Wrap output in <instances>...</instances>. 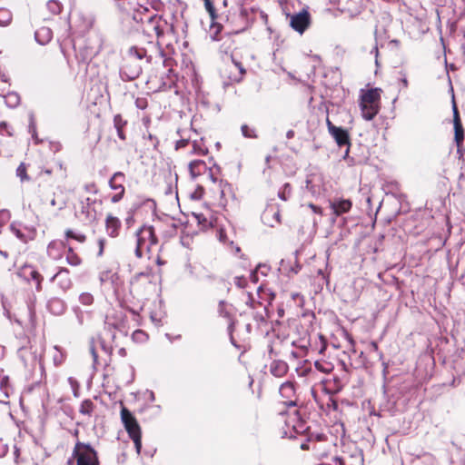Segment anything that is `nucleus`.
Returning <instances> with one entry per match:
<instances>
[{
    "label": "nucleus",
    "mask_w": 465,
    "mask_h": 465,
    "mask_svg": "<svg viewBox=\"0 0 465 465\" xmlns=\"http://www.w3.org/2000/svg\"><path fill=\"white\" fill-rule=\"evenodd\" d=\"M172 58H162V64L153 68L148 75L147 85L153 92L166 91L175 86L177 75L173 69Z\"/></svg>",
    "instance_id": "f257e3e1"
},
{
    "label": "nucleus",
    "mask_w": 465,
    "mask_h": 465,
    "mask_svg": "<svg viewBox=\"0 0 465 465\" xmlns=\"http://www.w3.org/2000/svg\"><path fill=\"white\" fill-rule=\"evenodd\" d=\"M221 170L217 165L210 168V179L212 184L209 187L213 204L219 207H226L230 201L234 199V193L232 185L220 178Z\"/></svg>",
    "instance_id": "f03ea898"
},
{
    "label": "nucleus",
    "mask_w": 465,
    "mask_h": 465,
    "mask_svg": "<svg viewBox=\"0 0 465 465\" xmlns=\"http://www.w3.org/2000/svg\"><path fill=\"white\" fill-rule=\"evenodd\" d=\"M382 93L383 91L381 88L361 90L359 106L364 120L371 121L379 114Z\"/></svg>",
    "instance_id": "7ed1b4c3"
},
{
    "label": "nucleus",
    "mask_w": 465,
    "mask_h": 465,
    "mask_svg": "<svg viewBox=\"0 0 465 465\" xmlns=\"http://www.w3.org/2000/svg\"><path fill=\"white\" fill-rule=\"evenodd\" d=\"M162 226L161 222H157L156 225H143L136 232V248L135 255L138 258L149 253L152 248L158 243V238L155 230Z\"/></svg>",
    "instance_id": "20e7f679"
},
{
    "label": "nucleus",
    "mask_w": 465,
    "mask_h": 465,
    "mask_svg": "<svg viewBox=\"0 0 465 465\" xmlns=\"http://www.w3.org/2000/svg\"><path fill=\"white\" fill-rule=\"evenodd\" d=\"M72 459L76 465H100L98 451L90 443L79 440L74 443Z\"/></svg>",
    "instance_id": "39448f33"
},
{
    "label": "nucleus",
    "mask_w": 465,
    "mask_h": 465,
    "mask_svg": "<svg viewBox=\"0 0 465 465\" xmlns=\"http://www.w3.org/2000/svg\"><path fill=\"white\" fill-rule=\"evenodd\" d=\"M121 420L129 437L134 441L137 453L142 449V430L134 414L121 401Z\"/></svg>",
    "instance_id": "423d86ee"
},
{
    "label": "nucleus",
    "mask_w": 465,
    "mask_h": 465,
    "mask_svg": "<svg viewBox=\"0 0 465 465\" xmlns=\"http://www.w3.org/2000/svg\"><path fill=\"white\" fill-rule=\"evenodd\" d=\"M130 284L132 292L137 295H144L155 289L156 276L153 269H146L143 272L134 274Z\"/></svg>",
    "instance_id": "0eeeda50"
},
{
    "label": "nucleus",
    "mask_w": 465,
    "mask_h": 465,
    "mask_svg": "<svg viewBox=\"0 0 465 465\" xmlns=\"http://www.w3.org/2000/svg\"><path fill=\"white\" fill-rule=\"evenodd\" d=\"M453 127H454V143L457 146V154L459 157H462L464 155V128L461 123V119L460 116V112L458 110L456 103L453 101Z\"/></svg>",
    "instance_id": "6e6552de"
},
{
    "label": "nucleus",
    "mask_w": 465,
    "mask_h": 465,
    "mask_svg": "<svg viewBox=\"0 0 465 465\" xmlns=\"http://www.w3.org/2000/svg\"><path fill=\"white\" fill-rule=\"evenodd\" d=\"M227 25L230 30L233 33L242 32L248 25L247 12L244 8L241 7L239 13L230 14L227 16Z\"/></svg>",
    "instance_id": "1a4fd4ad"
},
{
    "label": "nucleus",
    "mask_w": 465,
    "mask_h": 465,
    "mask_svg": "<svg viewBox=\"0 0 465 465\" xmlns=\"http://www.w3.org/2000/svg\"><path fill=\"white\" fill-rule=\"evenodd\" d=\"M142 65L141 64L134 59L133 55H125L123 61V64L121 66V72L124 74L128 79L134 80L142 74Z\"/></svg>",
    "instance_id": "9d476101"
},
{
    "label": "nucleus",
    "mask_w": 465,
    "mask_h": 465,
    "mask_svg": "<svg viewBox=\"0 0 465 465\" xmlns=\"http://www.w3.org/2000/svg\"><path fill=\"white\" fill-rule=\"evenodd\" d=\"M280 394L283 399L282 404L285 407H295L297 406L298 397L295 391L294 383L292 381H286L280 387Z\"/></svg>",
    "instance_id": "9b49d317"
},
{
    "label": "nucleus",
    "mask_w": 465,
    "mask_h": 465,
    "mask_svg": "<svg viewBox=\"0 0 465 465\" xmlns=\"http://www.w3.org/2000/svg\"><path fill=\"white\" fill-rule=\"evenodd\" d=\"M326 124L329 133L334 138L335 142L340 147L351 145L350 134L346 129L335 126L329 118H327Z\"/></svg>",
    "instance_id": "f8f14e48"
},
{
    "label": "nucleus",
    "mask_w": 465,
    "mask_h": 465,
    "mask_svg": "<svg viewBox=\"0 0 465 465\" xmlns=\"http://www.w3.org/2000/svg\"><path fill=\"white\" fill-rule=\"evenodd\" d=\"M218 314L225 320L228 325V331L232 339V332L235 328V320L233 316L232 307L224 301H221L218 304Z\"/></svg>",
    "instance_id": "ddd939ff"
},
{
    "label": "nucleus",
    "mask_w": 465,
    "mask_h": 465,
    "mask_svg": "<svg viewBox=\"0 0 465 465\" xmlns=\"http://www.w3.org/2000/svg\"><path fill=\"white\" fill-rule=\"evenodd\" d=\"M311 24V16L308 11L303 10L291 16L290 25L293 30L302 34Z\"/></svg>",
    "instance_id": "4468645a"
},
{
    "label": "nucleus",
    "mask_w": 465,
    "mask_h": 465,
    "mask_svg": "<svg viewBox=\"0 0 465 465\" xmlns=\"http://www.w3.org/2000/svg\"><path fill=\"white\" fill-rule=\"evenodd\" d=\"M246 304L252 310L251 315L253 317L256 322H264L265 316L267 314L266 307L260 302L255 301L252 296L249 293L247 295Z\"/></svg>",
    "instance_id": "2eb2a0df"
},
{
    "label": "nucleus",
    "mask_w": 465,
    "mask_h": 465,
    "mask_svg": "<svg viewBox=\"0 0 465 465\" xmlns=\"http://www.w3.org/2000/svg\"><path fill=\"white\" fill-rule=\"evenodd\" d=\"M50 281L55 282L64 292L70 290L73 286L70 271L65 267H60L58 272L51 277Z\"/></svg>",
    "instance_id": "dca6fc26"
},
{
    "label": "nucleus",
    "mask_w": 465,
    "mask_h": 465,
    "mask_svg": "<svg viewBox=\"0 0 465 465\" xmlns=\"http://www.w3.org/2000/svg\"><path fill=\"white\" fill-rule=\"evenodd\" d=\"M104 228L106 233L112 237L116 238L119 236L121 228H122V222L120 219L116 216H114L113 213H109L106 214L104 219Z\"/></svg>",
    "instance_id": "f3484780"
},
{
    "label": "nucleus",
    "mask_w": 465,
    "mask_h": 465,
    "mask_svg": "<svg viewBox=\"0 0 465 465\" xmlns=\"http://www.w3.org/2000/svg\"><path fill=\"white\" fill-rule=\"evenodd\" d=\"M213 165L216 164L213 163L212 165H208L204 161L196 159L189 163L188 168L191 176L193 178H196L198 176L204 174L207 172L208 175L210 176V168H213Z\"/></svg>",
    "instance_id": "a211bd4d"
},
{
    "label": "nucleus",
    "mask_w": 465,
    "mask_h": 465,
    "mask_svg": "<svg viewBox=\"0 0 465 465\" xmlns=\"http://www.w3.org/2000/svg\"><path fill=\"white\" fill-rule=\"evenodd\" d=\"M125 179L126 176L124 173L117 171L109 178L108 186L114 193H126L124 187Z\"/></svg>",
    "instance_id": "6ab92c4d"
},
{
    "label": "nucleus",
    "mask_w": 465,
    "mask_h": 465,
    "mask_svg": "<svg viewBox=\"0 0 465 465\" xmlns=\"http://www.w3.org/2000/svg\"><path fill=\"white\" fill-rule=\"evenodd\" d=\"M351 207L352 202L350 199H338L330 203V208L336 217L349 213Z\"/></svg>",
    "instance_id": "aec40b11"
},
{
    "label": "nucleus",
    "mask_w": 465,
    "mask_h": 465,
    "mask_svg": "<svg viewBox=\"0 0 465 465\" xmlns=\"http://www.w3.org/2000/svg\"><path fill=\"white\" fill-rule=\"evenodd\" d=\"M24 273H26V279L31 280L35 282V290L36 292H40L43 290V280L44 277L42 274L33 266L30 264H25L22 268Z\"/></svg>",
    "instance_id": "412c9836"
},
{
    "label": "nucleus",
    "mask_w": 465,
    "mask_h": 465,
    "mask_svg": "<svg viewBox=\"0 0 465 465\" xmlns=\"http://www.w3.org/2000/svg\"><path fill=\"white\" fill-rule=\"evenodd\" d=\"M322 384L323 391L328 395H333L335 393H338L343 388V384L341 383V381L338 377H333L332 379L322 380Z\"/></svg>",
    "instance_id": "4be33fe9"
},
{
    "label": "nucleus",
    "mask_w": 465,
    "mask_h": 465,
    "mask_svg": "<svg viewBox=\"0 0 465 465\" xmlns=\"http://www.w3.org/2000/svg\"><path fill=\"white\" fill-rule=\"evenodd\" d=\"M322 435H318L316 437V440L311 437L305 442L301 443L300 447L302 450H312L314 452H316L319 456H323V453L321 452V446L319 444L320 440H322Z\"/></svg>",
    "instance_id": "5701e85b"
},
{
    "label": "nucleus",
    "mask_w": 465,
    "mask_h": 465,
    "mask_svg": "<svg viewBox=\"0 0 465 465\" xmlns=\"http://www.w3.org/2000/svg\"><path fill=\"white\" fill-rule=\"evenodd\" d=\"M288 365L283 361L275 360L270 365V372L278 378L283 377L288 371Z\"/></svg>",
    "instance_id": "b1692460"
},
{
    "label": "nucleus",
    "mask_w": 465,
    "mask_h": 465,
    "mask_svg": "<svg viewBox=\"0 0 465 465\" xmlns=\"http://www.w3.org/2000/svg\"><path fill=\"white\" fill-rule=\"evenodd\" d=\"M127 124V121L124 120L121 114H116L114 117V125L117 131L118 137L124 141L126 139V134L124 133V127Z\"/></svg>",
    "instance_id": "393cba45"
},
{
    "label": "nucleus",
    "mask_w": 465,
    "mask_h": 465,
    "mask_svg": "<svg viewBox=\"0 0 465 465\" xmlns=\"http://www.w3.org/2000/svg\"><path fill=\"white\" fill-rule=\"evenodd\" d=\"M65 260L69 265L74 267L79 266L83 262L82 258L78 255L77 252H74V250L72 247H69L67 249V252L65 253Z\"/></svg>",
    "instance_id": "a878e982"
},
{
    "label": "nucleus",
    "mask_w": 465,
    "mask_h": 465,
    "mask_svg": "<svg viewBox=\"0 0 465 465\" xmlns=\"http://www.w3.org/2000/svg\"><path fill=\"white\" fill-rule=\"evenodd\" d=\"M95 409V405L90 399H85L82 401L79 407V412L80 414L84 416L91 417Z\"/></svg>",
    "instance_id": "bb28decb"
},
{
    "label": "nucleus",
    "mask_w": 465,
    "mask_h": 465,
    "mask_svg": "<svg viewBox=\"0 0 465 465\" xmlns=\"http://www.w3.org/2000/svg\"><path fill=\"white\" fill-rule=\"evenodd\" d=\"M4 98L5 104L10 108H16L21 103V97L15 92L7 93Z\"/></svg>",
    "instance_id": "cd10ccee"
},
{
    "label": "nucleus",
    "mask_w": 465,
    "mask_h": 465,
    "mask_svg": "<svg viewBox=\"0 0 465 465\" xmlns=\"http://www.w3.org/2000/svg\"><path fill=\"white\" fill-rule=\"evenodd\" d=\"M190 145L192 148L190 153L196 155H206L209 153L208 148L203 142L193 141L190 143Z\"/></svg>",
    "instance_id": "c85d7f7f"
},
{
    "label": "nucleus",
    "mask_w": 465,
    "mask_h": 465,
    "mask_svg": "<svg viewBox=\"0 0 465 465\" xmlns=\"http://www.w3.org/2000/svg\"><path fill=\"white\" fill-rule=\"evenodd\" d=\"M127 55H133L134 59L136 61L142 60L143 58H145V57L147 58L148 62L151 61V57H147L146 50L144 48H139L137 46H132L129 49Z\"/></svg>",
    "instance_id": "c756f323"
},
{
    "label": "nucleus",
    "mask_w": 465,
    "mask_h": 465,
    "mask_svg": "<svg viewBox=\"0 0 465 465\" xmlns=\"http://www.w3.org/2000/svg\"><path fill=\"white\" fill-rule=\"evenodd\" d=\"M35 36L39 43L45 44V41L48 42L49 40H51L52 32L49 28L42 27L41 29L35 32Z\"/></svg>",
    "instance_id": "7c9ffc66"
},
{
    "label": "nucleus",
    "mask_w": 465,
    "mask_h": 465,
    "mask_svg": "<svg viewBox=\"0 0 465 465\" xmlns=\"http://www.w3.org/2000/svg\"><path fill=\"white\" fill-rule=\"evenodd\" d=\"M28 165L25 163H21L16 168L15 174L20 179L22 183L29 182L30 176L28 174Z\"/></svg>",
    "instance_id": "2f4dec72"
},
{
    "label": "nucleus",
    "mask_w": 465,
    "mask_h": 465,
    "mask_svg": "<svg viewBox=\"0 0 465 465\" xmlns=\"http://www.w3.org/2000/svg\"><path fill=\"white\" fill-rule=\"evenodd\" d=\"M336 465H362V460L359 456L340 457V461Z\"/></svg>",
    "instance_id": "473e14b6"
},
{
    "label": "nucleus",
    "mask_w": 465,
    "mask_h": 465,
    "mask_svg": "<svg viewBox=\"0 0 465 465\" xmlns=\"http://www.w3.org/2000/svg\"><path fill=\"white\" fill-rule=\"evenodd\" d=\"M314 367L322 373H330L333 370V365L325 361H316L314 362Z\"/></svg>",
    "instance_id": "72a5a7b5"
},
{
    "label": "nucleus",
    "mask_w": 465,
    "mask_h": 465,
    "mask_svg": "<svg viewBox=\"0 0 465 465\" xmlns=\"http://www.w3.org/2000/svg\"><path fill=\"white\" fill-rule=\"evenodd\" d=\"M12 21V13L6 8H0V25L6 26Z\"/></svg>",
    "instance_id": "f704fd0d"
},
{
    "label": "nucleus",
    "mask_w": 465,
    "mask_h": 465,
    "mask_svg": "<svg viewBox=\"0 0 465 465\" xmlns=\"http://www.w3.org/2000/svg\"><path fill=\"white\" fill-rule=\"evenodd\" d=\"M204 7L212 21H215L218 18L217 11L214 7L213 0H203Z\"/></svg>",
    "instance_id": "c9c22d12"
},
{
    "label": "nucleus",
    "mask_w": 465,
    "mask_h": 465,
    "mask_svg": "<svg viewBox=\"0 0 465 465\" xmlns=\"http://www.w3.org/2000/svg\"><path fill=\"white\" fill-rule=\"evenodd\" d=\"M79 302L84 306H90L94 302V297L91 292H84L79 295Z\"/></svg>",
    "instance_id": "e433bc0d"
},
{
    "label": "nucleus",
    "mask_w": 465,
    "mask_h": 465,
    "mask_svg": "<svg viewBox=\"0 0 465 465\" xmlns=\"http://www.w3.org/2000/svg\"><path fill=\"white\" fill-rule=\"evenodd\" d=\"M65 236H66V238L74 239L81 243H83L86 241V236L84 234L76 233L71 229H68L65 231Z\"/></svg>",
    "instance_id": "4c0bfd02"
},
{
    "label": "nucleus",
    "mask_w": 465,
    "mask_h": 465,
    "mask_svg": "<svg viewBox=\"0 0 465 465\" xmlns=\"http://www.w3.org/2000/svg\"><path fill=\"white\" fill-rule=\"evenodd\" d=\"M242 134L246 138H257L256 130L248 124H242L241 127Z\"/></svg>",
    "instance_id": "58836bf2"
},
{
    "label": "nucleus",
    "mask_w": 465,
    "mask_h": 465,
    "mask_svg": "<svg viewBox=\"0 0 465 465\" xmlns=\"http://www.w3.org/2000/svg\"><path fill=\"white\" fill-rule=\"evenodd\" d=\"M195 218L197 219L198 224L203 230H206L212 227V222L205 218L203 214H197L195 215Z\"/></svg>",
    "instance_id": "ea45409f"
},
{
    "label": "nucleus",
    "mask_w": 465,
    "mask_h": 465,
    "mask_svg": "<svg viewBox=\"0 0 465 465\" xmlns=\"http://www.w3.org/2000/svg\"><path fill=\"white\" fill-rule=\"evenodd\" d=\"M126 193H111L108 198L111 203L116 204L120 203L125 196Z\"/></svg>",
    "instance_id": "a19ab883"
},
{
    "label": "nucleus",
    "mask_w": 465,
    "mask_h": 465,
    "mask_svg": "<svg viewBox=\"0 0 465 465\" xmlns=\"http://www.w3.org/2000/svg\"><path fill=\"white\" fill-rule=\"evenodd\" d=\"M126 193H111L108 198L111 203L116 204L120 203L125 196Z\"/></svg>",
    "instance_id": "79ce46f5"
},
{
    "label": "nucleus",
    "mask_w": 465,
    "mask_h": 465,
    "mask_svg": "<svg viewBox=\"0 0 465 465\" xmlns=\"http://www.w3.org/2000/svg\"><path fill=\"white\" fill-rule=\"evenodd\" d=\"M47 5H48L49 9L54 14H59L62 10V6H61L60 3L55 0L49 1Z\"/></svg>",
    "instance_id": "37998d69"
},
{
    "label": "nucleus",
    "mask_w": 465,
    "mask_h": 465,
    "mask_svg": "<svg viewBox=\"0 0 465 465\" xmlns=\"http://www.w3.org/2000/svg\"><path fill=\"white\" fill-rule=\"evenodd\" d=\"M233 282L239 288H245L248 283V280L244 276H236L233 279Z\"/></svg>",
    "instance_id": "c03bdc74"
},
{
    "label": "nucleus",
    "mask_w": 465,
    "mask_h": 465,
    "mask_svg": "<svg viewBox=\"0 0 465 465\" xmlns=\"http://www.w3.org/2000/svg\"><path fill=\"white\" fill-rule=\"evenodd\" d=\"M0 134L1 135L6 134L8 136L13 135L12 132L10 131L9 125L7 124L6 122L0 123Z\"/></svg>",
    "instance_id": "a18cd8bd"
},
{
    "label": "nucleus",
    "mask_w": 465,
    "mask_h": 465,
    "mask_svg": "<svg viewBox=\"0 0 465 465\" xmlns=\"http://www.w3.org/2000/svg\"><path fill=\"white\" fill-rule=\"evenodd\" d=\"M204 194V189L203 186H198L192 193V198L194 200H200Z\"/></svg>",
    "instance_id": "49530a36"
},
{
    "label": "nucleus",
    "mask_w": 465,
    "mask_h": 465,
    "mask_svg": "<svg viewBox=\"0 0 465 465\" xmlns=\"http://www.w3.org/2000/svg\"><path fill=\"white\" fill-rule=\"evenodd\" d=\"M327 408H328V410H330V409H332L333 411L338 410V402L332 397V395H329V397H328Z\"/></svg>",
    "instance_id": "de8ad7c7"
},
{
    "label": "nucleus",
    "mask_w": 465,
    "mask_h": 465,
    "mask_svg": "<svg viewBox=\"0 0 465 465\" xmlns=\"http://www.w3.org/2000/svg\"><path fill=\"white\" fill-rule=\"evenodd\" d=\"M146 338V333L142 330H136L133 333V339L136 341H143Z\"/></svg>",
    "instance_id": "09e8293b"
},
{
    "label": "nucleus",
    "mask_w": 465,
    "mask_h": 465,
    "mask_svg": "<svg viewBox=\"0 0 465 465\" xmlns=\"http://www.w3.org/2000/svg\"><path fill=\"white\" fill-rule=\"evenodd\" d=\"M232 63L234 64V65L239 69L241 76H243L246 73V70H245L243 64L241 62L236 61L232 55Z\"/></svg>",
    "instance_id": "8fccbe9b"
},
{
    "label": "nucleus",
    "mask_w": 465,
    "mask_h": 465,
    "mask_svg": "<svg viewBox=\"0 0 465 465\" xmlns=\"http://www.w3.org/2000/svg\"><path fill=\"white\" fill-rule=\"evenodd\" d=\"M188 145H190V141L189 140H187V139H181V140L176 142L175 148L178 150V149H181V148H185Z\"/></svg>",
    "instance_id": "3c124183"
},
{
    "label": "nucleus",
    "mask_w": 465,
    "mask_h": 465,
    "mask_svg": "<svg viewBox=\"0 0 465 465\" xmlns=\"http://www.w3.org/2000/svg\"><path fill=\"white\" fill-rule=\"evenodd\" d=\"M308 207L312 209V211L314 213H317L319 215H322L323 214V211H322V208L318 206V205H315L313 203H309L308 204Z\"/></svg>",
    "instance_id": "603ef678"
},
{
    "label": "nucleus",
    "mask_w": 465,
    "mask_h": 465,
    "mask_svg": "<svg viewBox=\"0 0 465 465\" xmlns=\"http://www.w3.org/2000/svg\"><path fill=\"white\" fill-rule=\"evenodd\" d=\"M54 173L52 168L43 167L39 173L40 175L51 176Z\"/></svg>",
    "instance_id": "864d4df0"
},
{
    "label": "nucleus",
    "mask_w": 465,
    "mask_h": 465,
    "mask_svg": "<svg viewBox=\"0 0 465 465\" xmlns=\"http://www.w3.org/2000/svg\"><path fill=\"white\" fill-rule=\"evenodd\" d=\"M8 451L7 445L4 444L2 440H0V458H3L5 456V454Z\"/></svg>",
    "instance_id": "5fc2aeb1"
},
{
    "label": "nucleus",
    "mask_w": 465,
    "mask_h": 465,
    "mask_svg": "<svg viewBox=\"0 0 465 465\" xmlns=\"http://www.w3.org/2000/svg\"><path fill=\"white\" fill-rule=\"evenodd\" d=\"M90 351L94 359V364L96 365L98 363V354L94 345L90 347Z\"/></svg>",
    "instance_id": "6e6d98bb"
},
{
    "label": "nucleus",
    "mask_w": 465,
    "mask_h": 465,
    "mask_svg": "<svg viewBox=\"0 0 465 465\" xmlns=\"http://www.w3.org/2000/svg\"><path fill=\"white\" fill-rule=\"evenodd\" d=\"M68 381L74 386V396L77 397L78 396V383H77V381L74 378H69Z\"/></svg>",
    "instance_id": "4d7b16f0"
},
{
    "label": "nucleus",
    "mask_w": 465,
    "mask_h": 465,
    "mask_svg": "<svg viewBox=\"0 0 465 465\" xmlns=\"http://www.w3.org/2000/svg\"><path fill=\"white\" fill-rule=\"evenodd\" d=\"M98 244H99V252H98V254L102 255L103 252H104V245H105V239H104V238L99 239L98 240Z\"/></svg>",
    "instance_id": "13d9d810"
},
{
    "label": "nucleus",
    "mask_w": 465,
    "mask_h": 465,
    "mask_svg": "<svg viewBox=\"0 0 465 465\" xmlns=\"http://www.w3.org/2000/svg\"><path fill=\"white\" fill-rule=\"evenodd\" d=\"M219 240L222 242H227V236H226V233L224 232V230L223 229H220L219 232Z\"/></svg>",
    "instance_id": "bf43d9fd"
},
{
    "label": "nucleus",
    "mask_w": 465,
    "mask_h": 465,
    "mask_svg": "<svg viewBox=\"0 0 465 465\" xmlns=\"http://www.w3.org/2000/svg\"><path fill=\"white\" fill-rule=\"evenodd\" d=\"M400 81H401V85H402V87H403V88H408V86H409V82H408V79H407V77H406V74H402V77L401 78V80H400Z\"/></svg>",
    "instance_id": "052dcab7"
},
{
    "label": "nucleus",
    "mask_w": 465,
    "mask_h": 465,
    "mask_svg": "<svg viewBox=\"0 0 465 465\" xmlns=\"http://www.w3.org/2000/svg\"><path fill=\"white\" fill-rule=\"evenodd\" d=\"M15 235L17 236V238H19L24 242H26V239L25 237V234L20 230H15Z\"/></svg>",
    "instance_id": "680f3d73"
},
{
    "label": "nucleus",
    "mask_w": 465,
    "mask_h": 465,
    "mask_svg": "<svg viewBox=\"0 0 465 465\" xmlns=\"http://www.w3.org/2000/svg\"><path fill=\"white\" fill-rule=\"evenodd\" d=\"M136 104H137V106H138L139 108H141V109H143V108H145V106H146V101H145V100H139V99H138V100L136 101Z\"/></svg>",
    "instance_id": "e2e57ef3"
},
{
    "label": "nucleus",
    "mask_w": 465,
    "mask_h": 465,
    "mask_svg": "<svg viewBox=\"0 0 465 465\" xmlns=\"http://www.w3.org/2000/svg\"><path fill=\"white\" fill-rule=\"evenodd\" d=\"M14 454H15V461L16 463H18V459H19V456H20V450H19V448L15 447Z\"/></svg>",
    "instance_id": "0e129e2a"
},
{
    "label": "nucleus",
    "mask_w": 465,
    "mask_h": 465,
    "mask_svg": "<svg viewBox=\"0 0 465 465\" xmlns=\"http://www.w3.org/2000/svg\"><path fill=\"white\" fill-rule=\"evenodd\" d=\"M371 348L374 351H379V346L377 344L376 341H371V344H370Z\"/></svg>",
    "instance_id": "69168bd1"
},
{
    "label": "nucleus",
    "mask_w": 465,
    "mask_h": 465,
    "mask_svg": "<svg viewBox=\"0 0 465 465\" xmlns=\"http://www.w3.org/2000/svg\"><path fill=\"white\" fill-rule=\"evenodd\" d=\"M56 166L60 171H64V173H65L66 170L65 168H64V164L61 161L57 162Z\"/></svg>",
    "instance_id": "338daca9"
},
{
    "label": "nucleus",
    "mask_w": 465,
    "mask_h": 465,
    "mask_svg": "<svg viewBox=\"0 0 465 465\" xmlns=\"http://www.w3.org/2000/svg\"><path fill=\"white\" fill-rule=\"evenodd\" d=\"M8 380H9V379H8V377H7V376L3 377V378H2V380H1V385H2V386H3V385H5V384L8 382Z\"/></svg>",
    "instance_id": "774afa93"
}]
</instances>
